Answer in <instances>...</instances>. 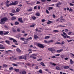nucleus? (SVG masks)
<instances>
[{"mask_svg":"<svg viewBox=\"0 0 74 74\" xmlns=\"http://www.w3.org/2000/svg\"><path fill=\"white\" fill-rule=\"evenodd\" d=\"M27 36V34H24V35H23L24 36Z\"/></svg>","mask_w":74,"mask_h":74,"instance_id":"69168bd1","label":"nucleus"},{"mask_svg":"<svg viewBox=\"0 0 74 74\" xmlns=\"http://www.w3.org/2000/svg\"><path fill=\"white\" fill-rule=\"evenodd\" d=\"M18 24H19V22H16L15 23V25H18Z\"/></svg>","mask_w":74,"mask_h":74,"instance_id":"5fc2aeb1","label":"nucleus"},{"mask_svg":"<svg viewBox=\"0 0 74 74\" xmlns=\"http://www.w3.org/2000/svg\"><path fill=\"white\" fill-rule=\"evenodd\" d=\"M48 49L49 50V51H52V49L51 48H48Z\"/></svg>","mask_w":74,"mask_h":74,"instance_id":"a18cd8bd","label":"nucleus"},{"mask_svg":"<svg viewBox=\"0 0 74 74\" xmlns=\"http://www.w3.org/2000/svg\"><path fill=\"white\" fill-rule=\"evenodd\" d=\"M32 5H34V2H32L31 3Z\"/></svg>","mask_w":74,"mask_h":74,"instance_id":"774afa93","label":"nucleus"},{"mask_svg":"<svg viewBox=\"0 0 74 74\" xmlns=\"http://www.w3.org/2000/svg\"><path fill=\"white\" fill-rule=\"evenodd\" d=\"M10 3V1L7 0L5 2V3L6 4V7H10V6H11V5H10V4H9Z\"/></svg>","mask_w":74,"mask_h":74,"instance_id":"39448f33","label":"nucleus"},{"mask_svg":"<svg viewBox=\"0 0 74 74\" xmlns=\"http://www.w3.org/2000/svg\"><path fill=\"white\" fill-rule=\"evenodd\" d=\"M73 9L72 8H70L69 9V12H73Z\"/></svg>","mask_w":74,"mask_h":74,"instance_id":"4be33fe9","label":"nucleus"},{"mask_svg":"<svg viewBox=\"0 0 74 74\" xmlns=\"http://www.w3.org/2000/svg\"><path fill=\"white\" fill-rule=\"evenodd\" d=\"M3 67H7L8 66H7V65L5 64H3Z\"/></svg>","mask_w":74,"mask_h":74,"instance_id":"79ce46f5","label":"nucleus"},{"mask_svg":"<svg viewBox=\"0 0 74 74\" xmlns=\"http://www.w3.org/2000/svg\"><path fill=\"white\" fill-rule=\"evenodd\" d=\"M12 12L13 13H15V12H16V11L15 10H12Z\"/></svg>","mask_w":74,"mask_h":74,"instance_id":"49530a36","label":"nucleus"},{"mask_svg":"<svg viewBox=\"0 0 74 74\" xmlns=\"http://www.w3.org/2000/svg\"><path fill=\"white\" fill-rule=\"evenodd\" d=\"M30 57H32V58L33 59H36V57H34L33 56H30Z\"/></svg>","mask_w":74,"mask_h":74,"instance_id":"58836bf2","label":"nucleus"},{"mask_svg":"<svg viewBox=\"0 0 74 74\" xmlns=\"http://www.w3.org/2000/svg\"><path fill=\"white\" fill-rule=\"evenodd\" d=\"M40 64H41L42 66H43L44 67H45V65L44 64V63H43V62H41L40 63Z\"/></svg>","mask_w":74,"mask_h":74,"instance_id":"b1692460","label":"nucleus"},{"mask_svg":"<svg viewBox=\"0 0 74 74\" xmlns=\"http://www.w3.org/2000/svg\"><path fill=\"white\" fill-rule=\"evenodd\" d=\"M62 51H63V49H61L58 50L57 51V52L58 53H60V52H61Z\"/></svg>","mask_w":74,"mask_h":74,"instance_id":"4468645a","label":"nucleus"},{"mask_svg":"<svg viewBox=\"0 0 74 74\" xmlns=\"http://www.w3.org/2000/svg\"><path fill=\"white\" fill-rule=\"evenodd\" d=\"M24 59L25 60H26V56H24L23 57L21 56L19 57L20 59Z\"/></svg>","mask_w":74,"mask_h":74,"instance_id":"6e6552de","label":"nucleus"},{"mask_svg":"<svg viewBox=\"0 0 74 74\" xmlns=\"http://www.w3.org/2000/svg\"><path fill=\"white\" fill-rule=\"evenodd\" d=\"M39 72L40 73H42V70L40 69L39 71Z\"/></svg>","mask_w":74,"mask_h":74,"instance_id":"09e8293b","label":"nucleus"},{"mask_svg":"<svg viewBox=\"0 0 74 74\" xmlns=\"http://www.w3.org/2000/svg\"><path fill=\"white\" fill-rule=\"evenodd\" d=\"M62 5V3L60 2H59L57 3L56 4V7H58L59 8H60V5Z\"/></svg>","mask_w":74,"mask_h":74,"instance_id":"0eeeda50","label":"nucleus"},{"mask_svg":"<svg viewBox=\"0 0 74 74\" xmlns=\"http://www.w3.org/2000/svg\"><path fill=\"white\" fill-rule=\"evenodd\" d=\"M53 42V40H51L49 41V43H50V42Z\"/></svg>","mask_w":74,"mask_h":74,"instance_id":"cd10ccee","label":"nucleus"},{"mask_svg":"<svg viewBox=\"0 0 74 74\" xmlns=\"http://www.w3.org/2000/svg\"><path fill=\"white\" fill-rule=\"evenodd\" d=\"M16 51L18 52H19V53H20V52H21V50L19 49V48H17V49H16Z\"/></svg>","mask_w":74,"mask_h":74,"instance_id":"f8f14e48","label":"nucleus"},{"mask_svg":"<svg viewBox=\"0 0 74 74\" xmlns=\"http://www.w3.org/2000/svg\"><path fill=\"white\" fill-rule=\"evenodd\" d=\"M71 32H69L68 33V35H70V36H71Z\"/></svg>","mask_w":74,"mask_h":74,"instance_id":"72a5a7b5","label":"nucleus"},{"mask_svg":"<svg viewBox=\"0 0 74 74\" xmlns=\"http://www.w3.org/2000/svg\"><path fill=\"white\" fill-rule=\"evenodd\" d=\"M64 68L65 69H68L69 68H70V66H66L64 67Z\"/></svg>","mask_w":74,"mask_h":74,"instance_id":"2eb2a0df","label":"nucleus"},{"mask_svg":"<svg viewBox=\"0 0 74 74\" xmlns=\"http://www.w3.org/2000/svg\"><path fill=\"white\" fill-rule=\"evenodd\" d=\"M61 57L62 58V59H63L64 57V55H61Z\"/></svg>","mask_w":74,"mask_h":74,"instance_id":"37998d69","label":"nucleus"},{"mask_svg":"<svg viewBox=\"0 0 74 74\" xmlns=\"http://www.w3.org/2000/svg\"><path fill=\"white\" fill-rule=\"evenodd\" d=\"M9 33L8 32H5V33L3 34L4 35H6V34H8Z\"/></svg>","mask_w":74,"mask_h":74,"instance_id":"393cba45","label":"nucleus"},{"mask_svg":"<svg viewBox=\"0 0 74 74\" xmlns=\"http://www.w3.org/2000/svg\"><path fill=\"white\" fill-rule=\"evenodd\" d=\"M9 40H13V42H15V45H18V44L17 43V42L16 41V40L15 39L12 38H9Z\"/></svg>","mask_w":74,"mask_h":74,"instance_id":"7ed1b4c3","label":"nucleus"},{"mask_svg":"<svg viewBox=\"0 0 74 74\" xmlns=\"http://www.w3.org/2000/svg\"><path fill=\"white\" fill-rule=\"evenodd\" d=\"M10 59L11 60H12V61H14V60H16V58H14V57H10Z\"/></svg>","mask_w":74,"mask_h":74,"instance_id":"9b49d317","label":"nucleus"},{"mask_svg":"<svg viewBox=\"0 0 74 74\" xmlns=\"http://www.w3.org/2000/svg\"><path fill=\"white\" fill-rule=\"evenodd\" d=\"M14 70L16 72H19V69H16Z\"/></svg>","mask_w":74,"mask_h":74,"instance_id":"5701e85b","label":"nucleus"},{"mask_svg":"<svg viewBox=\"0 0 74 74\" xmlns=\"http://www.w3.org/2000/svg\"><path fill=\"white\" fill-rule=\"evenodd\" d=\"M55 51V49L52 50L51 51V52H52V53H53V52H54Z\"/></svg>","mask_w":74,"mask_h":74,"instance_id":"13d9d810","label":"nucleus"},{"mask_svg":"<svg viewBox=\"0 0 74 74\" xmlns=\"http://www.w3.org/2000/svg\"><path fill=\"white\" fill-rule=\"evenodd\" d=\"M47 0H41V1L42 2H45V1H46Z\"/></svg>","mask_w":74,"mask_h":74,"instance_id":"052dcab7","label":"nucleus"},{"mask_svg":"<svg viewBox=\"0 0 74 74\" xmlns=\"http://www.w3.org/2000/svg\"><path fill=\"white\" fill-rule=\"evenodd\" d=\"M12 65H13V66H18V65L15 64H13Z\"/></svg>","mask_w":74,"mask_h":74,"instance_id":"de8ad7c7","label":"nucleus"},{"mask_svg":"<svg viewBox=\"0 0 74 74\" xmlns=\"http://www.w3.org/2000/svg\"><path fill=\"white\" fill-rule=\"evenodd\" d=\"M61 35L64 38H66V37L67 38H70V37L67 36L66 33L64 32H63V34H61Z\"/></svg>","mask_w":74,"mask_h":74,"instance_id":"f257e3e1","label":"nucleus"},{"mask_svg":"<svg viewBox=\"0 0 74 74\" xmlns=\"http://www.w3.org/2000/svg\"><path fill=\"white\" fill-rule=\"evenodd\" d=\"M58 27H65V26L60 25H58Z\"/></svg>","mask_w":74,"mask_h":74,"instance_id":"f704fd0d","label":"nucleus"},{"mask_svg":"<svg viewBox=\"0 0 74 74\" xmlns=\"http://www.w3.org/2000/svg\"><path fill=\"white\" fill-rule=\"evenodd\" d=\"M32 18L33 20H36V19L37 18H36V17H35V16H33Z\"/></svg>","mask_w":74,"mask_h":74,"instance_id":"473e14b6","label":"nucleus"},{"mask_svg":"<svg viewBox=\"0 0 74 74\" xmlns=\"http://www.w3.org/2000/svg\"><path fill=\"white\" fill-rule=\"evenodd\" d=\"M36 15L37 16H40V14L38 13H37L36 14Z\"/></svg>","mask_w":74,"mask_h":74,"instance_id":"603ef678","label":"nucleus"},{"mask_svg":"<svg viewBox=\"0 0 74 74\" xmlns=\"http://www.w3.org/2000/svg\"><path fill=\"white\" fill-rule=\"evenodd\" d=\"M18 3V1H14V2H12V3H10V5H11V6L13 5H16Z\"/></svg>","mask_w":74,"mask_h":74,"instance_id":"20e7f679","label":"nucleus"},{"mask_svg":"<svg viewBox=\"0 0 74 74\" xmlns=\"http://www.w3.org/2000/svg\"><path fill=\"white\" fill-rule=\"evenodd\" d=\"M70 62L71 63V64H73L74 63V61L72 60V59H70Z\"/></svg>","mask_w":74,"mask_h":74,"instance_id":"dca6fc26","label":"nucleus"},{"mask_svg":"<svg viewBox=\"0 0 74 74\" xmlns=\"http://www.w3.org/2000/svg\"><path fill=\"white\" fill-rule=\"evenodd\" d=\"M25 38L22 37L20 38V40H21V41H25Z\"/></svg>","mask_w":74,"mask_h":74,"instance_id":"f3484780","label":"nucleus"},{"mask_svg":"<svg viewBox=\"0 0 74 74\" xmlns=\"http://www.w3.org/2000/svg\"><path fill=\"white\" fill-rule=\"evenodd\" d=\"M45 21V20L44 19H43L42 20V22H44Z\"/></svg>","mask_w":74,"mask_h":74,"instance_id":"4d7b16f0","label":"nucleus"},{"mask_svg":"<svg viewBox=\"0 0 74 74\" xmlns=\"http://www.w3.org/2000/svg\"><path fill=\"white\" fill-rule=\"evenodd\" d=\"M5 42L6 43L8 44V45H10V42L9 40H6L5 41Z\"/></svg>","mask_w":74,"mask_h":74,"instance_id":"ddd939ff","label":"nucleus"},{"mask_svg":"<svg viewBox=\"0 0 74 74\" xmlns=\"http://www.w3.org/2000/svg\"><path fill=\"white\" fill-rule=\"evenodd\" d=\"M44 42H45V43H49V41H47L46 40H45Z\"/></svg>","mask_w":74,"mask_h":74,"instance_id":"e433bc0d","label":"nucleus"},{"mask_svg":"<svg viewBox=\"0 0 74 74\" xmlns=\"http://www.w3.org/2000/svg\"><path fill=\"white\" fill-rule=\"evenodd\" d=\"M52 9H53V7H49L48 8V10H49V11L52 10Z\"/></svg>","mask_w":74,"mask_h":74,"instance_id":"6ab92c4d","label":"nucleus"},{"mask_svg":"<svg viewBox=\"0 0 74 74\" xmlns=\"http://www.w3.org/2000/svg\"><path fill=\"white\" fill-rule=\"evenodd\" d=\"M18 21H19V22H21V23H23V21L22 20V18H18Z\"/></svg>","mask_w":74,"mask_h":74,"instance_id":"9d476101","label":"nucleus"},{"mask_svg":"<svg viewBox=\"0 0 74 74\" xmlns=\"http://www.w3.org/2000/svg\"><path fill=\"white\" fill-rule=\"evenodd\" d=\"M56 44H60V42H57L55 43Z\"/></svg>","mask_w":74,"mask_h":74,"instance_id":"680f3d73","label":"nucleus"},{"mask_svg":"<svg viewBox=\"0 0 74 74\" xmlns=\"http://www.w3.org/2000/svg\"><path fill=\"white\" fill-rule=\"evenodd\" d=\"M37 45L38 47H40V48H44V46H43V45L42 44H40V43H38L37 44Z\"/></svg>","mask_w":74,"mask_h":74,"instance_id":"423d86ee","label":"nucleus"},{"mask_svg":"<svg viewBox=\"0 0 74 74\" xmlns=\"http://www.w3.org/2000/svg\"><path fill=\"white\" fill-rule=\"evenodd\" d=\"M13 69V67H11L9 68V70H12Z\"/></svg>","mask_w":74,"mask_h":74,"instance_id":"338daca9","label":"nucleus"},{"mask_svg":"<svg viewBox=\"0 0 74 74\" xmlns=\"http://www.w3.org/2000/svg\"><path fill=\"white\" fill-rule=\"evenodd\" d=\"M34 38L35 39H36L38 38V36H36V35H34Z\"/></svg>","mask_w":74,"mask_h":74,"instance_id":"c756f323","label":"nucleus"},{"mask_svg":"<svg viewBox=\"0 0 74 74\" xmlns=\"http://www.w3.org/2000/svg\"><path fill=\"white\" fill-rule=\"evenodd\" d=\"M61 20H62V21H65V19H63V18H61L60 20V22H62V21H61Z\"/></svg>","mask_w":74,"mask_h":74,"instance_id":"c03bdc74","label":"nucleus"},{"mask_svg":"<svg viewBox=\"0 0 74 74\" xmlns=\"http://www.w3.org/2000/svg\"><path fill=\"white\" fill-rule=\"evenodd\" d=\"M50 64H52V66H56V64L55 63H52V62H50Z\"/></svg>","mask_w":74,"mask_h":74,"instance_id":"412c9836","label":"nucleus"},{"mask_svg":"<svg viewBox=\"0 0 74 74\" xmlns=\"http://www.w3.org/2000/svg\"><path fill=\"white\" fill-rule=\"evenodd\" d=\"M8 20V19H7V18L5 17L1 19V23H4V22H5Z\"/></svg>","mask_w":74,"mask_h":74,"instance_id":"f03ea898","label":"nucleus"},{"mask_svg":"<svg viewBox=\"0 0 74 74\" xmlns=\"http://www.w3.org/2000/svg\"><path fill=\"white\" fill-rule=\"evenodd\" d=\"M52 23V22L49 21H48V22H47V24H50V23Z\"/></svg>","mask_w":74,"mask_h":74,"instance_id":"c85d7f7f","label":"nucleus"},{"mask_svg":"<svg viewBox=\"0 0 74 74\" xmlns=\"http://www.w3.org/2000/svg\"><path fill=\"white\" fill-rule=\"evenodd\" d=\"M65 43V42H64V41H63L61 43H60V45H63V44H64Z\"/></svg>","mask_w":74,"mask_h":74,"instance_id":"4c0bfd02","label":"nucleus"},{"mask_svg":"<svg viewBox=\"0 0 74 74\" xmlns=\"http://www.w3.org/2000/svg\"><path fill=\"white\" fill-rule=\"evenodd\" d=\"M65 32H66V33H67V32H69V30H68V29H66L65 30Z\"/></svg>","mask_w":74,"mask_h":74,"instance_id":"864d4df0","label":"nucleus"},{"mask_svg":"<svg viewBox=\"0 0 74 74\" xmlns=\"http://www.w3.org/2000/svg\"><path fill=\"white\" fill-rule=\"evenodd\" d=\"M12 31L13 32H16V30H15V29H12Z\"/></svg>","mask_w":74,"mask_h":74,"instance_id":"c9c22d12","label":"nucleus"},{"mask_svg":"<svg viewBox=\"0 0 74 74\" xmlns=\"http://www.w3.org/2000/svg\"><path fill=\"white\" fill-rule=\"evenodd\" d=\"M21 28H17V31L18 32H21Z\"/></svg>","mask_w":74,"mask_h":74,"instance_id":"bb28decb","label":"nucleus"},{"mask_svg":"<svg viewBox=\"0 0 74 74\" xmlns=\"http://www.w3.org/2000/svg\"><path fill=\"white\" fill-rule=\"evenodd\" d=\"M37 5H36L34 7V9L35 10H36V9H37Z\"/></svg>","mask_w":74,"mask_h":74,"instance_id":"6e6d98bb","label":"nucleus"},{"mask_svg":"<svg viewBox=\"0 0 74 74\" xmlns=\"http://www.w3.org/2000/svg\"><path fill=\"white\" fill-rule=\"evenodd\" d=\"M53 32H55V33H56V32H58L59 31L58 30H54L53 31Z\"/></svg>","mask_w":74,"mask_h":74,"instance_id":"ea45409f","label":"nucleus"},{"mask_svg":"<svg viewBox=\"0 0 74 74\" xmlns=\"http://www.w3.org/2000/svg\"><path fill=\"white\" fill-rule=\"evenodd\" d=\"M28 2H29V1H26V3H27V4H30V3H28Z\"/></svg>","mask_w":74,"mask_h":74,"instance_id":"0e129e2a","label":"nucleus"},{"mask_svg":"<svg viewBox=\"0 0 74 74\" xmlns=\"http://www.w3.org/2000/svg\"><path fill=\"white\" fill-rule=\"evenodd\" d=\"M16 19V18L15 17H13L11 18V20H15V19Z\"/></svg>","mask_w":74,"mask_h":74,"instance_id":"a211bd4d","label":"nucleus"},{"mask_svg":"<svg viewBox=\"0 0 74 74\" xmlns=\"http://www.w3.org/2000/svg\"><path fill=\"white\" fill-rule=\"evenodd\" d=\"M52 58H56V57L55 56H51Z\"/></svg>","mask_w":74,"mask_h":74,"instance_id":"e2e57ef3","label":"nucleus"},{"mask_svg":"<svg viewBox=\"0 0 74 74\" xmlns=\"http://www.w3.org/2000/svg\"><path fill=\"white\" fill-rule=\"evenodd\" d=\"M3 32L0 31V35H3Z\"/></svg>","mask_w":74,"mask_h":74,"instance_id":"2f4dec72","label":"nucleus"},{"mask_svg":"<svg viewBox=\"0 0 74 74\" xmlns=\"http://www.w3.org/2000/svg\"><path fill=\"white\" fill-rule=\"evenodd\" d=\"M69 5H70V6H74V4H73L71 3H69Z\"/></svg>","mask_w":74,"mask_h":74,"instance_id":"7c9ffc66","label":"nucleus"},{"mask_svg":"<svg viewBox=\"0 0 74 74\" xmlns=\"http://www.w3.org/2000/svg\"><path fill=\"white\" fill-rule=\"evenodd\" d=\"M16 12H19V11H20V9H19V8H17L16 9Z\"/></svg>","mask_w":74,"mask_h":74,"instance_id":"aec40b11","label":"nucleus"},{"mask_svg":"<svg viewBox=\"0 0 74 74\" xmlns=\"http://www.w3.org/2000/svg\"><path fill=\"white\" fill-rule=\"evenodd\" d=\"M50 37V36H47L45 37V39H48V38H49Z\"/></svg>","mask_w":74,"mask_h":74,"instance_id":"a878e982","label":"nucleus"},{"mask_svg":"<svg viewBox=\"0 0 74 74\" xmlns=\"http://www.w3.org/2000/svg\"><path fill=\"white\" fill-rule=\"evenodd\" d=\"M32 11V9H30L28 10V11Z\"/></svg>","mask_w":74,"mask_h":74,"instance_id":"bf43d9fd","label":"nucleus"},{"mask_svg":"<svg viewBox=\"0 0 74 74\" xmlns=\"http://www.w3.org/2000/svg\"><path fill=\"white\" fill-rule=\"evenodd\" d=\"M53 18H55L56 17V16L55 14H53Z\"/></svg>","mask_w":74,"mask_h":74,"instance_id":"3c124183","label":"nucleus"},{"mask_svg":"<svg viewBox=\"0 0 74 74\" xmlns=\"http://www.w3.org/2000/svg\"><path fill=\"white\" fill-rule=\"evenodd\" d=\"M20 73L21 74H26V72L25 71H21L20 72Z\"/></svg>","mask_w":74,"mask_h":74,"instance_id":"1a4fd4ad","label":"nucleus"},{"mask_svg":"<svg viewBox=\"0 0 74 74\" xmlns=\"http://www.w3.org/2000/svg\"><path fill=\"white\" fill-rule=\"evenodd\" d=\"M56 69H57V70H59L60 69L59 67L58 66L56 67Z\"/></svg>","mask_w":74,"mask_h":74,"instance_id":"8fccbe9b","label":"nucleus"},{"mask_svg":"<svg viewBox=\"0 0 74 74\" xmlns=\"http://www.w3.org/2000/svg\"><path fill=\"white\" fill-rule=\"evenodd\" d=\"M31 56H37V54H32Z\"/></svg>","mask_w":74,"mask_h":74,"instance_id":"a19ab883","label":"nucleus"}]
</instances>
